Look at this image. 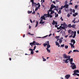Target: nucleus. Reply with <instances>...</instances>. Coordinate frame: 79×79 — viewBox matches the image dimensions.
<instances>
[{
	"mask_svg": "<svg viewBox=\"0 0 79 79\" xmlns=\"http://www.w3.org/2000/svg\"><path fill=\"white\" fill-rule=\"evenodd\" d=\"M63 58L64 59L67 58L66 60L64 59L63 60V61L64 62H63L64 63H68V62L69 61H68L69 60H70V58H71V56H67V55L66 54H64L63 55Z\"/></svg>",
	"mask_w": 79,
	"mask_h": 79,
	"instance_id": "nucleus-1",
	"label": "nucleus"
},
{
	"mask_svg": "<svg viewBox=\"0 0 79 79\" xmlns=\"http://www.w3.org/2000/svg\"><path fill=\"white\" fill-rule=\"evenodd\" d=\"M71 43H73V44L71 43H69V45H70L71 46V48H74L75 47L74 45V44L76 43V41L74 40H71Z\"/></svg>",
	"mask_w": 79,
	"mask_h": 79,
	"instance_id": "nucleus-2",
	"label": "nucleus"
},
{
	"mask_svg": "<svg viewBox=\"0 0 79 79\" xmlns=\"http://www.w3.org/2000/svg\"><path fill=\"white\" fill-rule=\"evenodd\" d=\"M39 5V3H38L37 4H36H36H34V6H32V7H33L34 6H35L36 7V8L35 9V11H37V10H38V8H39L38 7V6H38Z\"/></svg>",
	"mask_w": 79,
	"mask_h": 79,
	"instance_id": "nucleus-3",
	"label": "nucleus"
},
{
	"mask_svg": "<svg viewBox=\"0 0 79 79\" xmlns=\"http://www.w3.org/2000/svg\"><path fill=\"white\" fill-rule=\"evenodd\" d=\"M69 60V61L70 62V64L72 65H73V64H74V63H73V58H71V59H70Z\"/></svg>",
	"mask_w": 79,
	"mask_h": 79,
	"instance_id": "nucleus-4",
	"label": "nucleus"
},
{
	"mask_svg": "<svg viewBox=\"0 0 79 79\" xmlns=\"http://www.w3.org/2000/svg\"><path fill=\"white\" fill-rule=\"evenodd\" d=\"M70 67L72 68V69H76V65L74 63V64L72 65H71Z\"/></svg>",
	"mask_w": 79,
	"mask_h": 79,
	"instance_id": "nucleus-5",
	"label": "nucleus"
},
{
	"mask_svg": "<svg viewBox=\"0 0 79 79\" xmlns=\"http://www.w3.org/2000/svg\"><path fill=\"white\" fill-rule=\"evenodd\" d=\"M32 43V44H33V45H40L39 43L36 42L35 41H33Z\"/></svg>",
	"mask_w": 79,
	"mask_h": 79,
	"instance_id": "nucleus-6",
	"label": "nucleus"
},
{
	"mask_svg": "<svg viewBox=\"0 0 79 79\" xmlns=\"http://www.w3.org/2000/svg\"><path fill=\"white\" fill-rule=\"evenodd\" d=\"M76 18H74L73 20L72 21V23H73L74 24H75L76 23H79V20H78L77 21H76Z\"/></svg>",
	"mask_w": 79,
	"mask_h": 79,
	"instance_id": "nucleus-7",
	"label": "nucleus"
},
{
	"mask_svg": "<svg viewBox=\"0 0 79 79\" xmlns=\"http://www.w3.org/2000/svg\"><path fill=\"white\" fill-rule=\"evenodd\" d=\"M56 8V7L55 6H54L53 4H52L51 7L50 8V9H51V10H52V9H53V8Z\"/></svg>",
	"mask_w": 79,
	"mask_h": 79,
	"instance_id": "nucleus-8",
	"label": "nucleus"
},
{
	"mask_svg": "<svg viewBox=\"0 0 79 79\" xmlns=\"http://www.w3.org/2000/svg\"><path fill=\"white\" fill-rule=\"evenodd\" d=\"M69 77H70V75L69 74H67L65 76V78L66 79H68Z\"/></svg>",
	"mask_w": 79,
	"mask_h": 79,
	"instance_id": "nucleus-9",
	"label": "nucleus"
},
{
	"mask_svg": "<svg viewBox=\"0 0 79 79\" xmlns=\"http://www.w3.org/2000/svg\"><path fill=\"white\" fill-rule=\"evenodd\" d=\"M47 43L48 44H47V48H50V45L49 44V41H47Z\"/></svg>",
	"mask_w": 79,
	"mask_h": 79,
	"instance_id": "nucleus-10",
	"label": "nucleus"
},
{
	"mask_svg": "<svg viewBox=\"0 0 79 79\" xmlns=\"http://www.w3.org/2000/svg\"><path fill=\"white\" fill-rule=\"evenodd\" d=\"M31 1V2L32 3V6H34V5H35L36 4V3L34 2V0H30Z\"/></svg>",
	"mask_w": 79,
	"mask_h": 79,
	"instance_id": "nucleus-11",
	"label": "nucleus"
},
{
	"mask_svg": "<svg viewBox=\"0 0 79 79\" xmlns=\"http://www.w3.org/2000/svg\"><path fill=\"white\" fill-rule=\"evenodd\" d=\"M29 50L31 51V54L32 55H33V54H34V52H33V49H32L30 48Z\"/></svg>",
	"mask_w": 79,
	"mask_h": 79,
	"instance_id": "nucleus-12",
	"label": "nucleus"
},
{
	"mask_svg": "<svg viewBox=\"0 0 79 79\" xmlns=\"http://www.w3.org/2000/svg\"><path fill=\"white\" fill-rule=\"evenodd\" d=\"M41 18L42 19H44V20H46V19L44 16H43L41 17Z\"/></svg>",
	"mask_w": 79,
	"mask_h": 79,
	"instance_id": "nucleus-13",
	"label": "nucleus"
},
{
	"mask_svg": "<svg viewBox=\"0 0 79 79\" xmlns=\"http://www.w3.org/2000/svg\"><path fill=\"white\" fill-rule=\"evenodd\" d=\"M74 73H75V74H76V73H79V71L78 70H75L74 71Z\"/></svg>",
	"mask_w": 79,
	"mask_h": 79,
	"instance_id": "nucleus-14",
	"label": "nucleus"
},
{
	"mask_svg": "<svg viewBox=\"0 0 79 79\" xmlns=\"http://www.w3.org/2000/svg\"><path fill=\"white\" fill-rule=\"evenodd\" d=\"M64 8H68V6H69V5L68 4H65L64 6Z\"/></svg>",
	"mask_w": 79,
	"mask_h": 79,
	"instance_id": "nucleus-15",
	"label": "nucleus"
},
{
	"mask_svg": "<svg viewBox=\"0 0 79 79\" xmlns=\"http://www.w3.org/2000/svg\"><path fill=\"white\" fill-rule=\"evenodd\" d=\"M78 15V13H75V14H73V16L75 17L76 16V15Z\"/></svg>",
	"mask_w": 79,
	"mask_h": 79,
	"instance_id": "nucleus-16",
	"label": "nucleus"
},
{
	"mask_svg": "<svg viewBox=\"0 0 79 79\" xmlns=\"http://www.w3.org/2000/svg\"><path fill=\"white\" fill-rule=\"evenodd\" d=\"M76 24H73L72 25V28H75V27H76Z\"/></svg>",
	"mask_w": 79,
	"mask_h": 79,
	"instance_id": "nucleus-17",
	"label": "nucleus"
},
{
	"mask_svg": "<svg viewBox=\"0 0 79 79\" xmlns=\"http://www.w3.org/2000/svg\"><path fill=\"white\" fill-rule=\"evenodd\" d=\"M66 24V23L65 22H64L63 23V24H61V26H65Z\"/></svg>",
	"mask_w": 79,
	"mask_h": 79,
	"instance_id": "nucleus-18",
	"label": "nucleus"
},
{
	"mask_svg": "<svg viewBox=\"0 0 79 79\" xmlns=\"http://www.w3.org/2000/svg\"><path fill=\"white\" fill-rule=\"evenodd\" d=\"M47 42H46L45 44H43V45H44V47H46V46H47V45L48 43H47Z\"/></svg>",
	"mask_w": 79,
	"mask_h": 79,
	"instance_id": "nucleus-19",
	"label": "nucleus"
},
{
	"mask_svg": "<svg viewBox=\"0 0 79 79\" xmlns=\"http://www.w3.org/2000/svg\"><path fill=\"white\" fill-rule=\"evenodd\" d=\"M48 49H49V48H46V50H47L48 52V53H50V50Z\"/></svg>",
	"mask_w": 79,
	"mask_h": 79,
	"instance_id": "nucleus-20",
	"label": "nucleus"
},
{
	"mask_svg": "<svg viewBox=\"0 0 79 79\" xmlns=\"http://www.w3.org/2000/svg\"><path fill=\"white\" fill-rule=\"evenodd\" d=\"M73 52H79V51L77 50H74L73 51Z\"/></svg>",
	"mask_w": 79,
	"mask_h": 79,
	"instance_id": "nucleus-21",
	"label": "nucleus"
},
{
	"mask_svg": "<svg viewBox=\"0 0 79 79\" xmlns=\"http://www.w3.org/2000/svg\"><path fill=\"white\" fill-rule=\"evenodd\" d=\"M53 13H55V11H53V10H52L50 15H53Z\"/></svg>",
	"mask_w": 79,
	"mask_h": 79,
	"instance_id": "nucleus-22",
	"label": "nucleus"
},
{
	"mask_svg": "<svg viewBox=\"0 0 79 79\" xmlns=\"http://www.w3.org/2000/svg\"><path fill=\"white\" fill-rule=\"evenodd\" d=\"M42 58L43 60V61H46V59H45L44 56H42Z\"/></svg>",
	"mask_w": 79,
	"mask_h": 79,
	"instance_id": "nucleus-23",
	"label": "nucleus"
},
{
	"mask_svg": "<svg viewBox=\"0 0 79 79\" xmlns=\"http://www.w3.org/2000/svg\"><path fill=\"white\" fill-rule=\"evenodd\" d=\"M68 27H69L70 28L72 27V26H71V24H69L68 26Z\"/></svg>",
	"mask_w": 79,
	"mask_h": 79,
	"instance_id": "nucleus-24",
	"label": "nucleus"
},
{
	"mask_svg": "<svg viewBox=\"0 0 79 79\" xmlns=\"http://www.w3.org/2000/svg\"><path fill=\"white\" fill-rule=\"evenodd\" d=\"M38 24H39V22L38 21H36V24L35 26V27H36L37 26H38Z\"/></svg>",
	"mask_w": 79,
	"mask_h": 79,
	"instance_id": "nucleus-25",
	"label": "nucleus"
},
{
	"mask_svg": "<svg viewBox=\"0 0 79 79\" xmlns=\"http://www.w3.org/2000/svg\"><path fill=\"white\" fill-rule=\"evenodd\" d=\"M55 21L53 20V22L52 23V24H53V25H55Z\"/></svg>",
	"mask_w": 79,
	"mask_h": 79,
	"instance_id": "nucleus-26",
	"label": "nucleus"
},
{
	"mask_svg": "<svg viewBox=\"0 0 79 79\" xmlns=\"http://www.w3.org/2000/svg\"><path fill=\"white\" fill-rule=\"evenodd\" d=\"M45 23V22H42V21H40V24H44Z\"/></svg>",
	"mask_w": 79,
	"mask_h": 79,
	"instance_id": "nucleus-27",
	"label": "nucleus"
},
{
	"mask_svg": "<svg viewBox=\"0 0 79 79\" xmlns=\"http://www.w3.org/2000/svg\"><path fill=\"white\" fill-rule=\"evenodd\" d=\"M59 43H60V44H61L62 42V40H61V39H59Z\"/></svg>",
	"mask_w": 79,
	"mask_h": 79,
	"instance_id": "nucleus-28",
	"label": "nucleus"
},
{
	"mask_svg": "<svg viewBox=\"0 0 79 79\" xmlns=\"http://www.w3.org/2000/svg\"><path fill=\"white\" fill-rule=\"evenodd\" d=\"M65 48L66 49H67V48H68V45H65Z\"/></svg>",
	"mask_w": 79,
	"mask_h": 79,
	"instance_id": "nucleus-29",
	"label": "nucleus"
},
{
	"mask_svg": "<svg viewBox=\"0 0 79 79\" xmlns=\"http://www.w3.org/2000/svg\"><path fill=\"white\" fill-rule=\"evenodd\" d=\"M64 47V44H62L60 46V47H62V48H63V47Z\"/></svg>",
	"mask_w": 79,
	"mask_h": 79,
	"instance_id": "nucleus-30",
	"label": "nucleus"
},
{
	"mask_svg": "<svg viewBox=\"0 0 79 79\" xmlns=\"http://www.w3.org/2000/svg\"><path fill=\"white\" fill-rule=\"evenodd\" d=\"M64 6H61V7L60 8V10H62V9H63V8H64Z\"/></svg>",
	"mask_w": 79,
	"mask_h": 79,
	"instance_id": "nucleus-31",
	"label": "nucleus"
},
{
	"mask_svg": "<svg viewBox=\"0 0 79 79\" xmlns=\"http://www.w3.org/2000/svg\"><path fill=\"white\" fill-rule=\"evenodd\" d=\"M33 10V12L32 13V14L34 15V14H35V11H34V10Z\"/></svg>",
	"mask_w": 79,
	"mask_h": 79,
	"instance_id": "nucleus-32",
	"label": "nucleus"
},
{
	"mask_svg": "<svg viewBox=\"0 0 79 79\" xmlns=\"http://www.w3.org/2000/svg\"><path fill=\"white\" fill-rule=\"evenodd\" d=\"M56 45H57V46H58V45H59V44L58 43V42H56Z\"/></svg>",
	"mask_w": 79,
	"mask_h": 79,
	"instance_id": "nucleus-33",
	"label": "nucleus"
},
{
	"mask_svg": "<svg viewBox=\"0 0 79 79\" xmlns=\"http://www.w3.org/2000/svg\"><path fill=\"white\" fill-rule=\"evenodd\" d=\"M74 34V31H72L71 32V35H73V34Z\"/></svg>",
	"mask_w": 79,
	"mask_h": 79,
	"instance_id": "nucleus-34",
	"label": "nucleus"
},
{
	"mask_svg": "<svg viewBox=\"0 0 79 79\" xmlns=\"http://www.w3.org/2000/svg\"><path fill=\"white\" fill-rule=\"evenodd\" d=\"M32 44V43H30V45H31V46L32 47H33V45H34V44Z\"/></svg>",
	"mask_w": 79,
	"mask_h": 79,
	"instance_id": "nucleus-35",
	"label": "nucleus"
},
{
	"mask_svg": "<svg viewBox=\"0 0 79 79\" xmlns=\"http://www.w3.org/2000/svg\"><path fill=\"white\" fill-rule=\"evenodd\" d=\"M78 6L76 5L75 6V9H77V8H78Z\"/></svg>",
	"mask_w": 79,
	"mask_h": 79,
	"instance_id": "nucleus-36",
	"label": "nucleus"
},
{
	"mask_svg": "<svg viewBox=\"0 0 79 79\" xmlns=\"http://www.w3.org/2000/svg\"><path fill=\"white\" fill-rule=\"evenodd\" d=\"M32 13V11H28V14H30V13Z\"/></svg>",
	"mask_w": 79,
	"mask_h": 79,
	"instance_id": "nucleus-37",
	"label": "nucleus"
},
{
	"mask_svg": "<svg viewBox=\"0 0 79 79\" xmlns=\"http://www.w3.org/2000/svg\"><path fill=\"white\" fill-rule=\"evenodd\" d=\"M64 10H65V11H66V12H68L69 11V10H68V9H64Z\"/></svg>",
	"mask_w": 79,
	"mask_h": 79,
	"instance_id": "nucleus-38",
	"label": "nucleus"
},
{
	"mask_svg": "<svg viewBox=\"0 0 79 79\" xmlns=\"http://www.w3.org/2000/svg\"><path fill=\"white\" fill-rule=\"evenodd\" d=\"M61 10H60L59 12H58V14H61Z\"/></svg>",
	"mask_w": 79,
	"mask_h": 79,
	"instance_id": "nucleus-39",
	"label": "nucleus"
},
{
	"mask_svg": "<svg viewBox=\"0 0 79 79\" xmlns=\"http://www.w3.org/2000/svg\"><path fill=\"white\" fill-rule=\"evenodd\" d=\"M71 30H69V31H68L69 34H70V33H71Z\"/></svg>",
	"mask_w": 79,
	"mask_h": 79,
	"instance_id": "nucleus-40",
	"label": "nucleus"
},
{
	"mask_svg": "<svg viewBox=\"0 0 79 79\" xmlns=\"http://www.w3.org/2000/svg\"><path fill=\"white\" fill-rule=\"evenodd\" d=\"M67 16L68 17H70V16H71V15H70V14H69L67 15Z\"/></svg>",
	"mask_w": 79,
	"mask_h": 79,
	"instance_id": "nucleus-41",
	"label": "nucleus"
},
{
	"mask_svg": "<svg viewBox=\"0 0 79 79\" xmlns=\"http://www.w3.org/2000/svg\"><path fill=\"white\" fill-rule=\"evenodd\" d=\"M58 14H57L56 15L55 17V18H57V17H58Z\"/></svg>",
	"mask_w": 79,
	"mask_h": 79,
	"instance_id": "nucleus-42",
	"label": "nucleus"
},
{
	"mask_svg": "<svg viewBox=\"0 0 79 79\" xmlns=\"http://www.w3.org/2000/svg\"><path fill=\"white\" fill-rule=\"evenodd\" d=\"M62 27V26H60L59 27V28H60V30H61V29H62V27Z\"/></svg>",
	"mask_w": 79,
	"mask_h": 79,
	"instance_id": "nucleus-43",
	"label": "nucleus"
},
{
	"mask_svg": "<svg viewBox=\"0 0 79 79\" xmlns=\"http://www.w3.org/2000/svg\"><path fill=\"white\" fill-rule=\"evenodd\" d=\"M62 29H65V30H66V29H65V27H62Z\"/></svg>",
	"mask_w": 79,
	"mask_h": 79,
	"instance_id": "nucleus-44",
	"label": "nucleus"
},
{
	"mask_svg": "<svg viewBox=\"0 0 79 79\" xmlns=\"http://www.w3.org/2000/svg\"><path fill=\"white\" fill-rule=\"evenodd\" d=\"M60 37V36H56V39H58Z\"/></svg>",
	"mask_w": 79,
	"mask_h": 79,
	"instance_id": "nucleus-45",
	"label": "nucleus"
},
{
	"mask_svg": "<svg viewBox=\"0 0 79 79\" xmlns=\"http://www.w3.org/2000/svg\"><path fill=\"white\" fill-rule=\"evenodd\" d=\"M76 35L74 34L73 36V38H75V37H76Z\"/></svg>",
	"mask_w": 79,
	"mask_h": 79,
	"instance_id": "nucleus-46",
	"label": "nucleus"
},
{
	"mask_svg": "<svg viewBox=\"0 0 79 79\" xmlns=\"http://www.w3.org/2000/svg\"><path fill=\"white\" fill-rule=\"evenodd\" d=\"M60 19L61 20V21H63V19H62V17H60Z\"/></svg>",
	"mask_w": 79,
	"mask_h": 79,
	"instance_id": "nucleus-47",
	"label": "nucleus"
},
{
	"mask_svg": "<svg viewBox=\"0 0 79 79\" xmlns=\"http://www.w3.org/2000/svg\"><path fill=\"white\" fill-rule=\"evenodd\" d=\"M76 75V76H79V74L76 73L75 75Z\"/></svg>",
	"mask_w": 79,
	"mask_h": 79,
	"instance_id": "nucleus-48",
	"label": "nucleus"
},
{
	"mask_svg": "<svg viewBox=\"0 0 79 79\" xmlns=\"http://www.w3.org/2000/svg\"><path fill=\"white\" fill-rule=\"evenodd\" d=\"M47 36H48V35H46V36L42 37V38H45V37H47Z\"/></svg>",
	"mask_w": 79,
	"mask_h": 79,
	"instance_id": "nucleus-49",
	"label": "nucleus"
},
{
	"mask_svg": "<svg viewBox=\"0 0 79 79\" xmlns=\"http://www.w3.org/2000/svg\"><path fill=\"white\" fill-rule=\"evenodd\" d=\"M30 22H31V23H33V22H32V20H31V19H30Z\"/></svg>",
	"mask_w": 79,
	"mask_h": 79,
	"instance_id": "nucleus-50",
	"label": "nucleus"
},
{
	"mask_svg": "<svg viewBox=\"0 0 79 79\" xmlns=\"http://www.w3.org/2000/svg\"><path fill=\"white\" fill-rule=\"evenodd\" d=\"M74 34L75 35H76V31H74Z\"/></svg>",
	"mask_w": 79,
	"mask_h": 79,
	"instance_id": "nucleus-51",
	"label": "nucleus"
},
{
	"mask_svg": "<svg viewBox=\"0 0 79 79\" xmlns=\"http://www.w3.org/2000/svg\"><path fill=\"white\" fill-rule=\"evenodd\" d=\"M65 3V4H67V3H68V1H66Z\"/></svg>",
	"mask_w": 79,
	"mask_h": 79,
	"instance_id": "nucleus-52",
	"label": "nucleus"
},
{
	"mask_svg": "<svg viewBox=\"0 0 79 79\" xmlns=\"http://www.w3.org/2000/svg\"><path fill=\"white\" fill-rule=\"evenodd\" d=\"M47 16L48 18V17H50V14H47Z\"/></svg>",
	"mask_w": 79,
	"mask_h": 79,
	"instance_id": "nucleus-53",
	"label": "nucleus"
},
{
	"mask_svg": "<svg viewBox=\"0 0 79 79\" xmlns=\"http://www.w3.org/2000/svg\"><path fill=\"white\" fill-rule=\"evenodd\" d=\"M55 10H56L57 12H58V9H54V11Z\"/></svg>",
	"mask_w": 79,
	"mask_h": 79,
	"instance_id": "nucleus-54",
	"label": "nucleus"
},
{
	"mask_svg": "<svg viewBox=\"0 0 79 79\" xmlns=\"http://www.w3.org/2000/svg\"><path fill=\"white\" fill-rule=\"evenodd\" d=\"M64 27H65V28H67L68 27V25H66L65 26H64Z\"/></svg>",
	"mask_w": 79,
	"mask_h": 79,
	"instance_id": "nucleus-55",
	"label": "nucleus"
},
{
	"mask_svg": "<svg viewBox=\"0 0 79 79\" xmlns=\"http://www.w3.org/2000/svg\"><path fill=\"white\" fill-rule=\"evenodd\" d=\"M73 12L74 13H75V10L74 9H73Z\"/></svg>",
	"mask_w": 79,
	"mask_h": 79,
	"instance_id": "nucleus-56",
	"label": "nucleus"
},
{
	"mask_svg": "<svg viewBox=\"0 0 79 79\" xmlns=\"http://www.w3.org/2000/svg\"><path fill=\"white\" fill-rule=\"evenodd\" d=\"M49 17L50 18H52V15H51V14L49 15Z\"/></svg>",
	"mask_w": 79,
	"mask_h": 79,
	"instance_id": "nucleus-57",
	"label": "nucleus"
},
{
	"mask_svg": "<svg viewBox=\"0 0 79 79\" xmlns=\"http://www.w3.org/2000/svg\"><path fill=\"white\" fill-rule=\"evenodd\" d=\"M44 17H45V16H47V14H45L44 15Z\"/></svg>",
	"mask_w": 79,
	"mask_h": 79,
	"instance_id": "nucleus-58",
	"label": "nucleus"
},
{
	"mask_svg": "<svg viewBox=\"0 0 79 79\" xmlns=\"http://www.w3.org/2000/svg\"><path fill=\"white\" fill-rule=\"evenodd\" d=\"M57 24L58 23H57V22H56V21H55V24H56V25H57Z\"/></svg>",
	"mask_w": 79,
	"mask_h": 79,
	"instance_id": "nucleus-59",
	"label": "nucleus"
},
{
	"mask_svg": "<svg viewBox=\"0 0 79 79\" xmlns=\"http://www.w3.org/2000/svg\"><path fill=\"white\" fill-rule=\"evenodd\" d=\"M52 10H51V9H49V12H51L52 11Z\"/></svg>",
	"mask_w": 79,
	"mask_h": 79,
	"instance_id": "nucleus-60",
	"label": "nucleus"
},
{
	"mask_svg": "<svg viewBox=\"0 0 79 79\" xmlns=\"http://www.w3.org/2000/svg\"><path fill=\"white\" fill-rule=\"evenodd\" d=\"M52 35V34H50L49 35H48L49 37H50V36H51V35Z\"/></svg>",
	"mask_w": 79,
	"mask_h": 79,
	"instance_id": "nucleus-61",
	"label": "nucleus"
},
{
	"mask_svg": "<svg viewBox=\"0 0 79 79\" xmlns=\"http://www.w3.org/2000/svg\"><path fill=\"white\" fill-rule=\"evenodd\" d=\"M69 5H73V3H72V2H70L69 3Z\"/></svg>",
	"mask_w": 79,
	"mask_h": 79,
	"instance_id": "nucleus-62",
	"label": "nucleus"
},
{
	"mask_svg": "<svg viewBox=\"0 0 79 79\" xmlns=\"http://www.w3.org/2000/svg\"><path fill=\"white\" fill-rule=\"evenodd\" d=\"M72 10H73V9H70V11H71V12H72Z\"/></svg>",
	"mask_w": 79,
	"mask_h": 79,
	"instance_id": "nucleus-63",
	"label": "nucleus"
},
{
	"mask_svg": "<svg viewBox=\"0 0 79 79\" xmlns=\"http://www.w3.org/2000/svg\"><path fill=\"white\" fill-rule=\"evenodd\" d=\"M35 52H36V53H39V51L38 50L36 51H35Z\"/></svg>",
	"mask_w": 79,
	"mask_h": 79,
	"instance_id": "nucleus-64",
	"label": "nucleus"
}]
</instances>
